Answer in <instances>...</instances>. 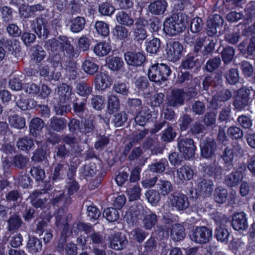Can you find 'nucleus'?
Wrapping results in <instances>:
<instances>
[{
	"label": "nucleus",
	"mask_w": 255,
	"mask_h": 255,
	"mask_svg": "<svg viewBox=\"0 0 255 255\" xmlns=\"http://www.w3.org/2000/svg\"><path fill=\"white\" fill-rule=\"evenodd\" d=\"M95 27L97 32L102 36L106 37L109 34L110 30L108 25L104 21H97Z\"/></svg>",
	"instance_id": "49"
},
{
	"label": "nucleus",
	"mask_w": 255,
	"mask_h": 255,
	"mask_svg": "<svg viewBox=\"0 0 255 255\" xmlns=\"http://www.w3.org/2000/svg\"><path fill=\"white\" fill-rule=\"evenodd\" d=\"M160 46V40L157 38H153L147 42L146 49L148 52L155 53Z\"/></svg>",
	"instance_id": "57"
},
{
	"label": "nucleus",
	"mask_w": 255,
	"mask_h": 255,
	"mask_svg": "<svg viewBox=\"0 0 255 255\" xmlns=\"http://www.w3.org/2000/svg\"><path fill=\"white\" fill-rule=\"evenodd\" d=\"M250 91L245 87L240 88L237 93L233 103L235 108L238 111L243 110L248 105Z\"/></svg>",
	"instance_id": "6"
},
{
	"label": "nucleus",
	"mask_w": 255,
	"mask_h": 255,
	"mask_svg": "<svg viewBox=\"0 0 255 255\" xmlns=\"http://www.w3.org/2000/svg\"><path fill=\"white\" fill-rule=\"evenodd\" d=\"M170 238L174 241H179L185 237L184 229L180 224H175L172 226Z\"/></svg>",
	"instance_id": "29"
},
{
	"label": "nucleus",
	"mask_w": 255,
	"mask_h": 255,
	"mask_svg": "<svg viewBox=\"0 0 255 255\" xmlns=\"http://www.w3.org/2000/svg\"><path fill=\"white\" fill-rule=\"evenodd\" d=\"M43 9L42 6L40 4L34 5H28L23 4L19 8V12L21 17L23 18H28L32 16L35 11H40Z\"/></svg>",
	"instance_id": "25"
},
{
	"label": "nucleus",
	"mask_w": 255,
	"mask_h": 255,
	"mask_svg": "<svg viewBox=\"0 0 255 255\" xmlns=\"http://www.w3.org/2000/svg\"><path fill=\"white\" fill-rule=\"evenodd\" d=\"M248 40H244L239 45V50L247 57L253 56L255 51V37L251 38L248 43Z\"/></svg>",
	"instance_id": "23"
},
{
	"label": "nucleus",
	"mask_w": 255,
	"mask_h": 255,
	"mask_svg": "<svg viewBox=\"0 0 255 255\" xmlns=\"http://www.w3.org/2000/svg\"><path fill=\"white\" fill-rule=\"evenodd\" d=\"M213 186L214 184L211 180L201 179L198 182L196 191L200 195L208 196L212 193Z\"/></svg>",
	"instance_id": "19"
},
{
	"label": "nucleus",
	"mask_w": 255,
	"mask_h": 255,
	"mask_svg": "<svg viewBox=\"0 0 255 255\" xmlns=\"http://www.w3.org/2000/svg\"><path fill=\"white\" fill-rule=\"evenodd\" d=\"M76 88L77 94L81 96H88L91 94L92 91V88L85 83L77 84Z\"/></svg>",
	"instance_id": "50"
},
{
	"label": "nucleus",
	"mask_w": 255,
	"mask_h": 255,
	"mask_svg": "<svg viewBox=\"0 0 255 255\" xmlns=\"http://www.w3.org/2000/svg\"><path fill=\"white\" fill-rule=\"evenodd\" d=\"M112 80L110 76L106 72H99L97 74L94 84L95 89L99 91H103L110 87Z\"/></svg>",
	"instance_id": "13"
},
{
	"label": "nucleus",
	"mask_w": 255,
	"mask_h": 255,
	"mask_svg": "<svg viewBox=\"0 0 255 255\" xmlns=\"http://www.w3.org/2000/svg\"><path fill=\"white\" fill-rule=\"evenodd\" d=\"M46 56L42 47L36 45L31 48V59L36 62H40Z\"/></svg>",
	"instance_id": "40"
},
{
	"label": "nucleus",
	"mask_w": 255,
	"mask_h": 255,
	"mask_svg": "<svg viewBox=\"0 0 255 255\" xmlns=\"http://www.w3.org/2000/svg\"><path fill=\"white\" fill-rule=\"evenodd\" d=\"M110 240V247L115 250L123 249L128 243V240L125 236L120 233L112 235Z\"/></svg>",
	"instance_id": "21"
},
{
	"label": "nucleus",
	"mask_w": 255,
	"mask_h": 255,
	"mask_svg": "<svg viewBox=\"0 0 255 255\" xmlns=\"http://www.w3.org/2000/svg\"><path fill=\"white\" fill-rule=\"evenodd\" d=\"M207 30L208 34L212 36L217 32V28L222 27L224 19L218 14H214L207 20Z\"/></svg>",
	"instance_id": "16"
},
{
	"label": "nucleus",
	"mask_w": 255,
	"mask_h": 255,
	"mask_svg": "<svg viewBox=\"0 0 255 255\" xmlns=\"http://www.w3.org/2000/svg\"><path fill=\"white\" fill-rule=\"evenodd\" d=\"M124 65L123 60L119 57H114L109 60L108 66L113 71L120 70Z\"/></svg>",
	"instance_id": "58"
},
{
	"label": "nucleus",
	"mask_w": 255,
	"mask_h": 255,
	"mask_svg": "<svg viewBox=\"0 0 255 255\" xmlns=\"http://www.w3.org/2000/svg\"><path fill=\"white\" fill-rule=\"evenodd\" d=\"M44 126L42 120L34 118L31 121L29 125V131L33 136H37Z\"/></svg>",
	"instance_id": "36"
},
{
	"label": "nucleus",
	"mask_w": 255,
	"mask_h": 255,
	"mask_svg": "<svg viewBox=\"0 0 255 255\" xmlns=\"http://www.w3.org/2000/svg\"><path fill=\"white\" fill-rule=\"evenodd\" d=\"M117 21L121 25L130 27L134 22L133 18L130 13L124 11H119L116 14Z\"/></svg>",
	"instance_id": "26"
},
{
	"label": "nucleus",
	"mask_w": 255,
	"mask_h": 255,
	"mask_svg": "<svg viewBox=\"0 0 255 255\" xmlns=\"http://www.w3.org/2000/svg\"><path fill=\"white\" fill-rule=\"evenodd\" d=\"M142 209V206L140 205L138 207V211L134 210L133 207L127 212L124 217V219L128 223H133L136 222L137 218L140 216V211Z\"/></svg>",
	"instance_id": "43"
},
{
	"label": "nucleus",
	"mask_w": 255,
	"mask_h": 255,
	"mask_svg": "<svg viewBox=\"0 0 255 255\" xmlns=\"http://www.w3.org/2000/svg\"><path fill=\"white\" fill-rule=\"evenodd\" d=\"M130 238L137 241L138 242H142L146 237V234L141 229L136 228L133 229L129 234Z\"/></svg>",
	"instance_id": "51"
},
{
	"label": "nucleus",
	"mask_w": 255,
	"mask_h": 255,
	"mask_svg": "<svg viewBox=\"0 0 255 255\" xmlns=\"http://www.w3.org/2000/svg\"><path fill=\"white\" fill-rule=\"evenodd\" d=\"M186 41L188 44L193 46L194 52H198L201 50L203 46H204L205 44L207 43V37H189Z\"/></svg>",
	"instance_id": "28"
},
{
	"label": "nucleus",
	"mask_w": 255,
	"mask_h": 255,
	"mask_svg": "<svg viewBox=\"0 0 255 255\" xmlns=\"http://www.w3.org/2000/svg\"><path fill=\"white\" fill-rule=\"evenodd\" d=\"M243 174L240 171H236L228 175L226 179V184L230 187H234L239 184L243 179Z\"/></svg>",
	"instance_id": "33"
},
{
	"label": "nucleus",
	"mask_w": 255,
	"mask_h": 255,
	"mask_svg": "<svg viewBox=\"0 0 255 255\" xmlns=\"http://www.w3.org/2000/svg\"><path fill=\"white\" fill-rule=\"evenodd\" d=\"M151 115L148 107L144 106L135 118V122L140 126H144L147 121L150 118Z\"/></svg>",
	"instance_id": "31"
},
{
	"label": "nucleus",
	"mask_w": 255,
	"mask_h": 255,
	"mask_svg": "<svg viewBox=\"0 0 255 255\" xmlns=\"http://www.w3.org/2000/svg\"><path fill=\"white\" fill-rule=\"evenodd\" d=\"M232 225L235 230H245L248 227L246 214L243 212L235 214L233 217Z\"/></svg>",
	"instance_id": "17"
},
{
	"label": "nucleus",
	"mask_w": 255,
	"mask_h": 255,
	"mask_svg": "<svg viewBox=\"0 0 255 255\" xmlns=\"http://www.w3.org/2000/svg\"><path fill=\"white\" fill-rule=\"evenodd\" d=\"M115 10V8L109 3H103L99 5V12L103 15H112Z\"/></svg>",
	"instance_id": "64"
},
{
	"label": "nucleus",
	"mask_w": 255,
	"mask_h": 255,
	"mask_svg": "<svg viewBox=\"0 0 255 255\" xmlns=\"http://www.w3.org/2000/svg\"><path fill=\"white\" fill-rule=\"evenodd\" d=\"M157 221V216L155 214H149L146 215L144 220V226L146 229H151Z\"/></svg>",
	"instance_id": "62"
},
{
	"label": "nucleus",
	"mask_w": 255,
	"mask_h": 255,
	"mask_svg": "<svg viewBox=\"0 0 255 255\" xmlns=\"http://www.w3.org/2000/svg\"><path fill=\"white\" fill-rule=\"evenodd\" d=\"M17 147L21 150L26 151L30 149L34 145L33 140L28 137L19 138L16 143Z\"/></svg>",
	"instance_id": "42"
},
{
	"label": "nucleus",
	"mask_w": 255,
	"mask_h": 255,
	"mask_svg": "<svg viewBox=\"0 0 255 255\" xmlns=\"http://www.w3.org/2000/svg\"><path fill=\"white\" fill-rule=\"evenodd\" d=\"M66 124V121L63 118H53L51 120L50 127L53 130L58 131L63 129L65 127Z\"/></svg>",
	"instance_id": "47"
},
{
	"label": "nucleus",
	"mask_w": 255,
	"mask_h": 255,
	"mask_svg": "<svg viewBox=\"0 0 255 255\" xmlns=\"http://www.w3.org/2000/svg\"><path fill=\"white\" fill-rule=\"evenodd\" d=\"M232 96L230 91L228 90L222 91L219 95H215L212 99L213 103H216L217 101L225 102L228 100Z\"/></svg>",
	"instance_id": "61"
},
{
	"label": "nucleus",
	"mask_w": 255,
	"mask_h": 255,
	"mask_svg": "<svg viewBox=\"0 0 255 255\" xmlns=\"http://www.w3.org/2000/svg\"><path fill=\"white\" fill-rule=\"evenodd\" d=\"M126 63L132 66H140L145 60V57L141 52L128 51L124 55Z\"/></svg>",
	"instance_id": "14"
},
{
	"label": "nucleus",
	"mask_w": 255,
	"mask_h": 255,
	"mask_svg": "<svg viewBox=\"0 0 255 255\" xmlns=\"http://www.w3.org/2000/svg\"><path fill=\"white\" fill-rule=\"evenodd\" d=\"M183 50V47L179 42L169 41L165 49L166 57L169 61L175 62L180 58Z\"/></svg>",
	"instance_id": "4"
},
{
	"label": "nucleus",
	"mask_w": 255,
	"mask_h": 255,
	"mask_svg": "<svg viewBox=\"0 0 255 255\" xmlns=\"http://www.w3.org/2000/svg\"><path fill=\"white\" fill-rule=\"evenodd\" d=\"M186 95L182 90H173L171 95L168 97L167 103L172 107L182 105Z\"/></svg>",
	"instance_id": "15"
},
{
	"label": "nucleus",
	"mask_w": 255,
	"mask_h": 255,
	"mask_svg": "<svg viewBox=\"0 0 255 255\" xmlns=\"http://www.w3.org/2000/svg\"><path fill=\"white\" fill-rule=\"evenodd\" d=\"M170 73V69L167 65L158 63L149 69L148 76L150 81L160 84L167 80Z\"/></svg>",
	"instance_id": "2"
},
{
	"label": "nucleus",
	"mask_w": 255,
	"mask_h": 255,
	"mask_svg": "<svg viewBox=\"0 0 255 255\" xmlns=\"http://www.w3.org/2000/svg\"><path fill=\"white\" fill-rule=\"evenodd\" d=\"M157 186L159 193L163 196L168 195L172 190L171 183L166 180H160Z\"/></svg>",
	"instance_id": "44"
},
{
	"label": "nucleus",
	"mask_w": 255,
	"mask_h": 255,
	"mask_svg": "<svg viewBox=\"0 0 255 255\" xmlns=\"http://www.w3.org/2000/svg\"><path fill=\"white\" fill-rule=\"evenodd\" d=\"M178 148L182 156L185 159L192 158L196 149L193 140L187 138L179 139Z\"/></svg>",
	"instance_id": "5"
},
{
	"label": "nucleus",
	"mask_w": 255,
	"mask_h": 255,
	"mask_svg": "<svg viewBox=\"0 0 255 255\" xmlns=\"http://www.w3.org/2000/svg\"><path fill=\"white\" fill-rule=\"evenodd\" d=\"M145 196L148 202L152 205H156L160 200V194L154 190H150L145 193Z\"/></svg>",
	"instance_id": "52"
},
{
	"label": "nucleus",
	"mask_w": 255,
	"mask_h": 255,
	"mask_svg": "<svg viewBox=\"0 0 255 255\" xmlns=\"http://www.w3.org/2000/svg\"><path fill=\"white\" fill-rule=\"evenodd\" d=\"M212 237V231L205 226L196 227L190 234L191 241L200 244L207 243Z\"/></svg>",
	"instance_id": "3"
},
{
	"label": "nucleus",
	"mask_w": 255,
	"mask_h": 255,
	"mask_svg": "<svg viewBox=\"0 0 255 255\" xmlns=\"http://www.w3.org/2000/svg\"><path fill=\"white\" fill-rule=\"evenodd\" d=\"M67 216L66 214L58 215L56 217V224L57 226H61L63 230L61 233V238L59 241L58 247L63 248V245L66 242L67 236H69L70 233L67 232L68 225L66 220Z\"/></svg>",
	"instance_id": "18"
},
{
	"label": "nucleus",
	"mask_w": 255,
	"mask_h": 255,
	"mask_svg": "<svg viewBox=\"0 0 255 255\" xmlns=\"http://www.w3.org/2000/svg\"><path fill=\"white\" fill-rule=\"evenodd\" d=\"M85 24V20L83 17H76L71 20L70 29L73 32H79L84 28Z\"/></svg>",
	"instance_id": "41"
},
{
	"label": "nucleus",
	"mask_w": 255,
	"mask_h": 255,
	"mask_svg": "<svg viewBox=\"0 0 255 255\" xmlns=\"http://www.w3.org/2000/svg\"><path fill=\"white\" fill-rule=\"evenodd\" d=\"M112 32L115 39L121 41H125L128 35V31L127 28L121 25H116Z\"/></svg>",
	"instance_id": "30"
},
{
	"label": "nucleus",
	"mask_w": 255,
	"mask_h": 255,
	"mask_svg": "<svg viewBox=\"0 0 255 255\" xmlns=\"http://www.w3.org/2000/svg\"><path fill=\"white\" fill-rule=\"evenodd\" d=\"M228 191L222 187H218L215 190L214 197L215 201L219 204H223L227 200Z\"/></svg>",
	"instance_id": "37"
},
{
	"label": "nucleus",
	"mask_w": 255,
	"mask_h": 255,
	"mask_svg": "<svg viewBox=\"0 0 255 255\" xmlns=\"http://www.w3.org/2000/svg\"><path fill=\"white\" fill-rule=\"evenodd\" d=\"M42 247L41 242L36 237H30L27 243V248L32 254L40 252Z\"/></svg>",
	"instance_id": "34"
},
{
	"label": "nucleus",
	"mask_w": 255,
	"mask_h": 255,
	"mask_svg": "<svg viewBox=\"0 0 255 255\" xmlns=\"http://www.w3.org/2000/svg\"><path fill=\"white\" fill-rule=\"evenodd\" d=\"M31 28L40 38L45 39L48 33L46 20L42 17L36 18L31 23Z\"/></svg>",
	"instance_id": "12"
},
{
	"label": "nucleus",
	"mask_w": 255,
	"mask_h": 255,
	"mask_svg": "<svg viewBox=\"0 0 255 255\" xmlns=\"http://www.w3.org/2000/svg\"><path fill=\"white\" fill-rule=\"evenodd\" d=\"M103 216L109 222H115L119 217L118 211L114 208H109L105 209L103 213Z\"/></svg>",
	"instance_id": "48"
},
{
	"label": "nucleus",
	"mask_w": 255,
	"mask_h": 255,
	"mask_svg": "<svg viewBox=\"0 0 255 255\" xmlns=\"http://www.w3.org/2000/svg\"><path fill=\"white\" fill-rule=\"evenodd\" d=\"M198 65V59L196 57L188 55L182 61V66L184 69H192Z\"/></svg>",
	"instance_id": "46"
},
{
	"label": "nucleus",
	"mask_w": 255,
	"mask_h": 255,
	"mask_svg": "<svg viewBox=\"0 0 255 255\" xmlns=\"http://www.w3.org/2000/svg\"><path fill=\"white\" fill-rule=\"evenodd\" d=\"M227 82L230 84H235L239 79V73L237 69H232L230 70L226 75Z\"/></svg>",
	"instance_id": "56"
},
{
	"label": "nucleus",
	"mask_w": 255,
	"mask_h": 255,
	"mask_svg": "<svg viewBox=\"0 0 255 255\" xmlns=\"http://www.w3.org/2000/svg\"><path fill=\"white\" fill-rule=\"evenodd\" d=\"M5 46L12 53H18L20 51V43L16 40L6 41L5 43Z\"/></svg>",
	"instance_id": "60"
},
{
	"label": "nucleus",
	"mask_w": 255,
	"mask_h": 255,
	"mask_svg": "<svg viewBox=\"0 0 255 255\" xmlns=\"http://www.w3.org/2000/svg\"><path fill=\"white\" fill-rule=\"evenodd\" d=\"M188 22V18L185 14L180 13L173 15L164 21L163 30L169 35H175L185 28Z\"/></svg>",
	"instance_id": "1"
},
{
	"label": "nucleus",
	"mask_w": 255,
	"mask_h": 255,
	"mask_svg": "<svg viewBox=\"0 0 255 255\" xmlns=\"http://www.w3.org/2000/svg\"><path fill=\"white\" fill-rule=\"evenodd\" d=\"M57 91L59 101L61 103L69 104L72 101L75 95L72 88L66 84L59 85Z\"/></svg>",
	"instance_id": "10"
},
{
	"label": "nucleus",
	"mask_w": 255,
	"mask_h": 255,
	"mask_svg": "<svg viewBox=\"0 0 255 255\" xmlns=\"http://www.w3.org/2000/svg\"><path fill=\"white\" fill-rule=\"evenodd\" d=\"M84 71L89 74H94L98 70L97 65L90 60H86L83 64Z\"/></svg>",
	"instance_id": "55"
},
{
	"label": "nucleus",
	"mask_w": 255,
	"mask_h": 255,
	"mask_svg": "<svg viewBox=\"0 0 255 255\" xmlns=\"http://www.w3.org/2000/svg\"><path fill=\"white\" fill-rule=\"evenodd\" d=\"M50 45L52 48V50L62 49L63 51H66L68 55H73L74 48L65 36H62L60 38L59 40L52 39L50 42Z\"/></svg>",
	"instance_id": "11"
},
{
	"label": "nucleus",
	"mask_w": 255,
	"mask_h": 255,
	"mask_svg": "<svg viewBox=\"0 0 255 255\" xmlns=\"http://www.w3.org/2000/svg\"><path fill=\"white\" fill-rule=\"evenodd\" d=\"M168 199L169 205L178 211L185 210L189 206L187 197L183 194L174 193Z\"/></svg>",
	"instance_id": "8"
},
{
	"label": "nucleus",
	"mask_w": 255,
	"mask_h": 255,
	"mask_svg": "<svg viewBox=\"0 0 255 255\" xmlns=\"http://www.w3.org/2000/svg\"><path fill=\"white\" fill-rule=\"evenodd\" d=\"M16 104L22 110H27L35 107L36 103L33 99H26L24 96L16 97Z\"/></svg>",
	"instance_id": "27"
},
{
	"label": "nucleus",
	"mask_w": 255,
	"mask_h": 255,
	"mask_svg": "<svg viewBox=\"0 0 255 255\" xmlns=\"http://www.w3.org/2000/svg\"><path fill=\"white\" fill-rule=\"evenodd\" d=\"M105 98L100 95L93 96L91 99L93 107L97 110H101L105 107Z\"/></svg>",
	"instance_id": "53"
},
{
	"label": "nucleus",
	"mask_w": 255,
	"mask_h": 255,
	"mask_svg": "<svg viewBox=\"0 0 255 255\" xmlns=\"http://www.w3.org/2000/svg\"><path fill=\"white\" fill-rule=\"evenodd\" d=\"M9 125L16 128L21 129L25 126V119L17 115H13L9 117Z\"/></svg>",
	"instance_id": "39"
},
{
	"label": "nucleus",
	"mask_w": 255,
	"mask_h": 255,
	"mask_svg": "<svg viewBox=\"0 0 255 255\" xmlns=\"http://www.w3.org/2000/svg\"><path fill=\"white\" fill-rule=\"evenodd\" d=\"M68 169H69V167L68 164L66 163L58 164L54 170L53 179L56 180L61 178L67 173Z\"/></svg>",
	"instance_id": "38"
},
{
	"label": "nucleus",
	"mask_w": 255,
	"mask_h": 255,
	"mask_svg": "<svg viewBox=\"0 0 255 255\" xmlns=\"http://www.w3.org/2000/svg\"><path fill=\"white\" fill-rule=\"evenodd\" d=\"M219 218H221V220L217 217L215 219L217 225L219 226L216 229L215 236L218 241L227 243L229 240V233L224 227L225 226L228 221L227 217L224 215H221Z\"/></svg>",
	"instance_id": "7"
},
{
	"label": "nucleus",
	"mask_w": 255,
	"mask_h": 255,
	"mask_svg": "<svg viewBox=\"0 0 255 255\" xmlns=\"http://www.w3.org/2000/svg\"><path fill=\"white\" fill-rule=\"evenodd\" d=\"M146 21L143 19H139L135 22L136 28L133 31V36L137 41H143L147 36L145 29L144 28Z\"/></svg>",
	"instance_id": "24"
},
{
	"label": "nucleus",
	"mask_w": 255,
	"mask_h": 255,
	"mask_svg": "<svg viewBox=\"0 0 255 255\" xmlns=\"http://www.w3.org/2000/svg\"><path fill=\"white\" fill-rule=\"evenodd\" d=\"M235 55V50L231 47H227L222 52V58L225 63L230 62Z\"/></svg>",
	"instance_id": "54"
},
{
	"label": "nucleus",
	"mask_w": 255,
	"mask_h": 255,
	"mask_svg": "<svg viewBox=\"0 0 255 255\" xmlns=\"http://www.w3.org/2000/svg\"><path fill=\"white\" fill-rule=\"evenodd\" d=\"M222 170L221 167L217 166L215 163L203 167V171L205 173L210 176H214L215 177H217L221 174Z\"/></svg>",
	"instance_id": "45"
},
{
	"label": "nucleus",
	"mask_w": 255,
	"mask_h": 255,
	"mask_svg": "<svg viewBox=\"0 0 255 255\" xmlns=\"http://www.w3.org/2000/svg\"><path fill=\"white\" fill-rule=\"evenodd\" d=\"M111 50V46L110 44L106 42L98 43L94 48V53L100 57L107 55Z\"/></svg>",
	"instance_id": "32"
},
{
	"label": "nucleus",
	"mask_w": 255,
	"mask_h": 255,
	"mask_svg": "<svg viewBox=\"0 0 255 255\" xmlns=\"http://www.w3.org/2000/svg\"><path fill=\"white\" fill-rule=\"evenodd\" d=\"M41 193L40 191H35L30 196L32 205L37 208L41 207L44 203L42 199L38 198L39 195Z\"/></svg>",
	"instance_id": "59"
},
{
	"label": "nucleus",
	"mask_w": 255,
	"mask_h": 255,
	"mask_svg": "<svg viewBox=\"0 0 255 255\" xmlns=\"http://www.w3.org/2000/svg\"><path fill=\"white\" fill-rule=\"evenodd\" d=\"M167 5L165 0H156L148 5V10L153 15L163 14L166 9Z\"/></svg>",
	"instance_id": "22"
},
{
	"label": "nucleus",
	"mask_w": 255,
	"mask_h": 255,
	"mask_svg": "<svg viewBox=\"0 0 255 255\" xmlns=\"http://www.w3.org/2000/svg\"><path fill=\"white\" fill-rule=\"evenodd\" d=\"M194 175L193 170L188 166L184 165L177 170L176 180L178 184L191 180Z\"/></svg>",
	"instance_id": "20"
},
{
	"label": "nucleus",
	"mask_w": 255,
	"mask_h": 255,
	"mask_svg": "<svg viewBox=\"0 0 255 255\" xmlns=\"http://www.w3.org/2000/svg\"><path fill=\"white\" fill-rule=\"evenodd\" d=\"M107 112L112 114L117 112L120 109V102L118 97L115 95H110L108 98Z\"/></svg>",
	"instance_id": "35"
},
{
	"label": "nucleus",
	"mask_w": 255,
	"mask_h": 255,
	"mask_svg": "<svg viewBox=\"0 0 255 255\" xmlns=\"http://www.w3.org/2000/svg\"><path fill=\"white\" fill-rule=\"evenodd\" d=\"M216 148V142L213 138L203 140L200 143L201 155L206 158H212L215 155Z\"/></svg>",
	"instance_id": "9"
},
{
	"label": "nucleus",
	"mask_w": 255,
	"mask_h": 255,
	"mask_svg": "<svg viewBox=\"0 0 255 255\" xmlns=\"http://www.w3.org/2000/svg\"><path fill=\"white\" fill-rule=\"evenodd\" d=\"M167 162L165 159H162L159 162L152 164L149 167L151 171L153 172H162L165 169Z\"/></svg>",
	"instance_id": "63"
}]
</instances>
